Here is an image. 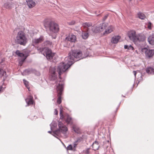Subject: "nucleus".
<instances>
[{
    "mask_svg": "<svg viewBox=\"0 0 154 154\" xmlns=\"http://www.w3.org/2000/svg\"><path fill=\"white\" fill-rule=\"evenodd\" d=\"M146 72L147 73L150 74H154V69L151 67H149L146 68Z\"/></svg>",
    "mask_w": 154,
    "mask_h": 154,
    "instance_id": "4be33fe9",
    "label": "nucleus"
},
{
    "mask_svg": "<svg viewBox=\"0 0 154 154\" xmlns=\"http://www.w3.org/2000/svg\"><path fill=\"white\" fill-rule=\"evenodd\" d=\"M2 91V86L0 87V93Z\"/></svg>",
    "mask_w": 154,
    "mask_h": 154,
    "instance_id": "58836bf2",
    "label": "nucleus"
},
{
    "mask_svg": "<svg viewBox=\"0 0 154 154\" xmlns=\"http://www.w3.org/2000/svg\"><path fill=\"white\" fill-rule=\"evenodd\" d=\"M107 15L105 16L103 18V20H106V19L107 18Z\"/></svg>",
    "mask_w": 154,
    "mask_h": 154,
    "instance_id": "e433bc0d",
    "label": "nucleus"
},
{
    "mask_svg": "<svg viewBox=\"0 0 154 154\" xmlns=\"http://www.w3.org/2000/svg\"><path fill=\"white\" fill-rule=\"evenodd\" d=\"M27 4L29 8H31L35 6V3L33 0H26Z\"/></svg>",
    "mask_w": 154,
    "mask_h": 154,
    "instance_id": "2eb2a0df",
    "label": "nucleus"
},
{
    "mask_svg": "<svg viewBox=\"0 0 154 154\" xmlns=\"http://www.w3.org/2000/svg\"><path fill=\"white\" fill-rule=\"evenodd\" d=\"M14 5L13 3L11 2L10 3H5L4 5V7L6 8L10 9L12 7H14Z\"/></svg>",
    "mask_w": 154,
    "mask_h": 154,
    "instance_id": "412c9836",
    "label": "nucleus"
},
{
    "mask_svg": "<svg viewBox=\"0 0 154 154\" xmlns=\"http://www.w3.org/2000/svg\"><path fill=\"white\" fill-rule=\"evenodd\" d=\"M82 52L77 50L72 51L69 52V55L65 59V62L60 63L57 68V72L59 74V78L61 79L60 75L76 61L84 58L82 56Z\"/></svg>",
    "mask_w": 154,
    "mask_h": 154,
    "instance_id": "f257e3e1",
    "label": "nucleus"
},
{
    "mask_svg": "<svg viewBox=\"0 0 154 154\" xmlns=\"http://www.w3.org/2000/svg\"><path fill=\"white\" fill-rule=\"evenodd\" d=\"M148 41L149 43L151 45H154V33L150 35L148 38Z\"/></svg>",
    "mask_w": 154,
    "mask_h": 154,
    "instance_id": "dca6fc26",
    "label": "nucleus"
},
{
    "mask_svg": "<svg viewBox=\"0 0 154 154\" xmlns=\"http://www.w3.org/2000/svg\"><path fill=\"white\" fill-rule=\"evenodd\" d=\"M15 41L17 44L25 46L27 42V39L24 33L20 31L17 33Z\"/></svg>",
    "mask_w": 154,
    "mask_h": 154,
    "instance_id": "20e7f679",
    "label": "nucleus"
},
{
    "mask_svg": "<svg viewBox=\"0 0 154 154\" xmlns=\"http://www.w3.org/2000/svg\"><path fill=\"white\" fill-rule=\"evenodd\" d=\"M82 140V137H78L74 143V147H75L77 144L78 143L81 142Z\"/></svg>",
    "mask_w": 154,
    "mask_h": 154,
    "instance_id": "393cba45",
    "label": "nucleus"
},
{
    "mask_svg": "<svg viewBox=\"0 0 154 154\" xmlns=\"http://www.w3.org/2000/svg\"><path fill=\"white\" fill-rule=\"evenodd\" d=\"M120 38V37L119 36H114L112 39L111 42L113 43H117L118 42Z\"/></svg>",
    "mask_w": 154,
    "mask_h": 154,
    "instance_id": "f3484780",
    "label": "nucleus"
},
{
    "mask_svg": "<svg viewBox=\"0 0 154 154\" xmlns=\"http://www.w3.org/2000/svg\"><path fill=\"white\" fill-rule=\"evenodd\" d=\"M23 82H24V85H25V86L26 87L29 89V82L28 81H26L25 79L23 80Z\"/></svg>",
    "mask_w": 154,
    "mask_h": 154,
    "instance_id": "2f4dec72",
    "label": "nucleus"
},
{
    "mask_svg": "<svg viewBox=\"0 0 154 154\" xmlns=\"http://www.w3.org/2000/svg\"><path fill=\"white\" fill-rule=\"evenodd\" d=\"M124 48L125 49H128L129 50L133 51L134 49V48L131 46V45H125L124 46Z\"/></svg>",
    "mask_w": 154,
    "mask_h": 154,
    "instance_id": "bb28decb",
    "label": "nucleus"
},
{
    "mask_svg": "<svg viewBox=\"0 0 154 154\" xmlns=\"http://www.w3.org/2000/svg\"><path fill=\"white\" fill-rule=\"evenodd\" d=\"M50 72L51 75L50 76V80H56L57 78V76L56 73L55 69L54 68H51L50 69Z\"/></svg>",
    "mask_w": 154,
    "mask_h": 154,
    "instance_id": "9d476101",
    "label": "nucleus"
},
{
    "mask_svg": "<svg viewBox=\"0 0 154 154\" xmlns=\"http://www.w3.org/2000/svg\"><path fill=\"white\" fill-rule=\"evenodd\" d=\"M131 0H129V1H131Z\"/></svg>",
    "mask_w": 154,
    "mask_h": 154,
    "instance_id": "49530a36",
    "label": "nucleus"
},
{
    "mask_svg": "<svg viewBox=\"0 0 154 154\" xmlns=\"http://www.w3.org/2000/svg\"><path fill=\"white\" fill-rule=\"evenodd\" d=\"M146 38L145 36L142 33L137 34L135 42H143L145 40Z\"/></svg>",
    "mask_w": 154,
    "mask_h": 154,
    "instance_id": "f8f14e48",
    "label": "nucleus"
},
{
    "mask_svg": "<svg viewBox=\"0 0 154 154\" xmlns=\"http://www.w3.org/2000/svg\"><path fill=\"white\" fill-rule=\"evenodd\" d=\"M114 29V27L112 26H108L105 31L104 34H108L112 32Z\"/></svg>",
    "mask_w": 154,
    "mask_h": 154,
    "instance_id": "6ab92c4d",
    "label": "nucleus"
},
{
    "mask_svg": "<svg viewBox=\"0 0 154 154\" xmlns=\"http://www.w3.org/2000/svg\"><path fill=\"white\" fill-rule=\"evenodd\" d=\"M67 149L68 150H72V147L71 145H69L67 147Z\"/></svg>",
    "mask_w": 154,
    "mask_h": 154,
    "instance_id": "f704fd0d",
    "label": "nucleus"
},
{
    "mask_svg": "<svg viewBox=\"0 0 154 154\" xmlns=\"http://www.w3.org/2000/svg\"><path fill=\"white\" fill-rule=\"evenodd\" d=\"M37 49L39 52H41L44 56H46L48 60H52L54 56V53H52L51 50L48 48H38Z\"/></svg>",
    "mask_w": 154,
    "mask_h": 154,
    "instance_id": "39448f33",
    "label": "nucleus"
},
{
    "mask_svg": "<svg viewBox=\"0 0 154 154\" xmlns=\"http://www.w3.org/2000/svg\"><path fill=\"white\" fill-rule=\"evenodd\" d=\"M16 53L17 55L20 57H23L24 56V54L20 52L18 50L16 51Z\"/></svg>",
    "mask_w": 154,
    "mask_h": 154,
    "instance_id": "c85d7f7f",
    "label": "nucleus"
},
{
    "mask_svg": "<svg viewBox=\"0 0 154 154\" xmlns=\"http://www.w3.org/2000/svg\"><path fill=\"white\" fill-rule=\"evenodd\" d=\"M64 119L66 120V122L68 124H72V119L68 115H66L65 116Z\"/></svg>",
    "mask_w": 154,
    "mask_h": 154,
    "instance_id": "aec40b11",
    "label": "nucleus"
},
{
    "mask_svg": "<svg viewBox=\"0 0 154 154\" xmlns=\"http://www.w3.org/2000/svg\"><path fill=\"white\" fill-rule=\"evenodd\" d=\"M54 113L56 115H57L58 114V111L57 109H55Z\"/></svg>",
    "mask_w": 154,
    "mask_h": 154,
    "instance_id": "c9c22d12",
    "label": "nucleus"
},
{
    "mask_svg": "<svg viewBox=\"0 0 154 154\" xmlns=\"http://www.w3.org/2000/svg\"><path fill=\"white\" fill-rule=\"evenodd\" d=\"M138 17L142 20H143L146 17L145 15L143 13L141 12H139L137 14Z\"/></svg>",
    "mask_w": 154,
    "mask_h": 154,
    "instance_id": "5701e85b",
    "label": "nucleus"
},
{
    "mask_svg": "<svg viewBox=\"0 0 154 154\" xmlns=\"http://www.w3.org/2000/svg\"><path fill=\"white\" fill-rule=\"evenodd\" d=\"M56 82V90L58 93V98L57 100V103L60 104L61 102V95L62 94V91L63 90L64 83L63 82L59 81L55 82Z\"/></svg>",
    "mask_w": 154,
    "mask_h": 154,
    "instance_id": "423d86ee",
    "label": "nucleus"
},
{
    "mask_svg": "<svg viewBox=\"0 0 154 154\" xmlns=\"http://www.w3.org/2000/svg\"><path fill=\"white\" fill-rule=\"evenodd\" d=\"M51 42L48 41H46L44 42L45 45H50L51 44Z\"/></svg>",
    "mask_w": 154,
    "mask_h": 154,
    "instance_id": "473e14b6",
    "label": "nucleus"
},
{
    "mask_svg": "<svg viewBox=\"0 0 154 154\" xmlns=\"http://www.w3.org/2000/svg\"><path fill=\"white\" fill-rule=\"evenodd\" d=\"M135 52H136V53H137V54H138V51H137V50H136V51H135Z\"/></svg>",
    "mask_w": 154,
    "mask_h": 154,
    "instance_id": "c03bdc74",
    "label": "nucleus"
},
{
    "mask_svg": "<svg viewBox=\"0 0 154 154\" xmlns=\"http://www.w3.org/2000/svg\"><path fill=\"white\" fill-rule=\"evenodd\" d=\"M48 132L49 133L51 134L52 132L51 131H48Z\"/></svg>",
    "mask_w": 154,
    "mask_h": 154,
    "instance_id": "79ce46f5",
    "label": "nucleus"
},
{
    "mask_svg": "<svg viewBox=\"0 0 154 154\" xmlns=\"http://www.w3.org/2000/svg\"><path fill=\"white\" fill-rule=\"evenodd\" d=\"M86 154H88V153H89V149H87L86 150Z\"/></svg>",
    "mask_w": 154,
    "mask_h": 154,
    "instance_id": "ea45409f",
    "label": "nucleus"
},
{
    "mask_svg": "<svg viewBox=\"0 0 154 154\" xmlns=\"http://www.w3.org/2000/svg\"><path fill=\"white\" fill-rule=\"evenodd\" d=\"M146 25L147 26V28L149 29H151L152 28V23L149 22L146 23Z\"/></svg>",
    "mask_w": 154,
    "mask_h": 154,
    "instance_id": "7c9ffc66",
    "label": "nucleus"
},
{
    "mask_svg": "<svg viewBox=\"0 0 154 154\" xmlns=\"http://www.w3.org/2000/svg\"><path fill=\"white\" fill-rule=\"evenodd\" d=\"M107 142H109V141L108 140V141H107Z\"/></svg>",
    "mask_w": 154,
    "mask_h": 154,
    "instance_id": "a18cd8bd",
    "label": "nucleus"
},
{
    "mask_svg": "<svg viewBox=\"0 0 154 154\" xmlns=\"http://www.w3.org/2000/svg\"><path fill=\"white\" fill-rule=\"evenodd\" d=\"M58 126L59 128V130L53 131V134H52L53 135L54 134L57 135L59 134V131H60L63 134H65L68 130L67 127L64 125L61 122H59Z\"/></svg>",
    "mask_w": 154,
    "mask_h": 154,
    "instance_id": "0eeeda50",
    "label": "nucleus"
},
{
    "mask_svg": "<svg viewBox=\"0 0 154 154\" xmlns=\"http://www.w3.org/2000/svg\"><path fill=\"white\" fill-rule=\"evenodd\" d=\"M74 23H75V22L73 21L72 23H70V24H71V25H73V24H74Z\"/></svg>",
    "mask_w": 154,
    "mask_h": 154,
    "instance_id": "a19ab883",
    "label": "nucleus"
},
{
    "mask_svg": "<svg viewBox=\"0 0 154 154\" xmlns=\"http://www.w3.org/2000/svg\"><path fill=\"white\" fill-rule=\"evenodd\" d=\"M82 25L85 28H86V30L87 31V32L83 31L82 34V36L83 38L85 39L88 37V32L90 33H97L103 31V30L106 29L107 26L108 24L105 23L100 24L99 26L96 27L92 26V23L90 22L83 23Z\"/></svg>",
    "mask_w": 154,
    "mask_h": 154,
    "instance_id": "f03ea898",
    "label": "nucleus"
},
{
    "mask_svg": "<svg viewBox=\"0 0 154 154\" xmlns=\"http://www.w3.org/2000/svg\"><path fill=\"white\" fill-rule=\"evenodd\" d=\"M32 72V70L30 69H26L22 73L23 75H26L30 74Z\"/></svg>",
    "mask_w": 154,
    "mask_h": 154,
    "instance_id": "b1692460",
    "label": "nucleus"
},
{
    "mask_svg": "<svg viewBox=\"0 0 154 154\" xmlns=\"http://www.w3.org/2000/svg\"><path fill=\"white\" fill-rule=\"evenodd\" d=\"M100 147L98 142L95 141L92 144V147L94 150H97Z\"/></svg>",
    "mask_w": 154,
    "mask_h": 154,
    "instance_id": "a211bd4d",
    "label": "nucleus"
},
{
    "mask_svg": "<svg viewBox=\"0 0 154 154\" xmlns=\"http://www.w3.org/2000/svg\"><path fill=\"white\" fill-rule=\"evenodd\" d=\"M57 123L55 122H52L50 125L51 130H53L54 128L57 126Z\"/></svg>",
    "mask_w": 154,
    "mask_h": 154,
    "instance_id": "a878e982",
    "label": "nucleus"
},
{
    "mask_svg": "<svg viewBox=\"0 0 154 154\" xmlns=\"http://www.w3.org/2000/svg\"><path fill=\"white\" fill-rule=\"evenodd\" d=\"M142 52L144 53L146 57L148 58L152 57L154 54V50L146 48L142 49Z\"/></svg>",
    "mask_w": 154,
    "mask_h": 154,
    "instance_id": "6e6552de",
    "label": "nucleus"
},
{
    "mask_svg": "<svg viewBox=\"0 0 154 154\" xmlns=\"http://www.w3.org/2000/svg\"><path fill=\"white\" fill-rule=\"evenodd\" d=\"M73 129L74 131L77 133H79L80 132V130L79 128L76 127L75 126H73Z\"/></svg>",
    "mask_w": 154,
    "mask_h": 154,
    "instance_id": "c756f323",
    "label": "nucleus"
},
{
    "mask_svg": "<svg viewBox=\"0 0 154 154\" xmlns=\"http://www.w3.org/2000/svg\"><path fill=\"white\" fill-rule=\"evenodd\" d=\"M45 27L49 30L51 33H57L59 28L58 24L48 19H45L44 22Z\"/></svg>",
    "mask_w": 154,
    "mask_h": 154,
    "instance_id": "7ed1b4c3",
    "label": "nucleus"
},
{
    "mask_svg": "<svg viewBox=\"0 0 154 154\" xmlns=\"http://www.w3.org/2000/svg\"><path fill=\"white\" fill-rule=\"evenodd\" d=\"M76 36L73 35H69L66 37L64 40V41L66 42L69 41L71 42H74L76 40Z\"/></svg>",
    "mask_w": 154,
    "mask_h": 154,
    "instance_id": "ddd939ff",
    "label": "nucleus"
},
{
    "mask_svg": "<svg viewBox=\"0 0 154 154\" xmlns=\"http://www.w3.org/2000/svg\"><path fill=\"white\" fill-rule=\"evenodd\" d=\"M60 119H63L65 118V117H64L63 115L62 110L61 109H60Z\"/></svg>",
    "mask_w": 154,
    "mask_h": 154,
    "instance_id": "72a5a7b5",
    "label": "nucleus"
},
{
    "mask_svg": "<svg viewBox=\"0 0 154 154\" xmlns=\"http://www.w3.org/2000/svg\"><path fill=\"white\" fill-rule=\"evenodd\" d=\"M133 72L134 73V75L135 77L136 76V74H137V71H133Z\"/></svg>",
    "mask_w": 154,
    "mask_h": 154,
    "instance_id": "4c0bfd02",
    "label": "nucleus"
},
{
    "mask_svg": "<svg viewBox=\"0 0 154 154\" xmlns=\"http://www.w3.org/2000/svg\"><path fill=\"white\" fill-rule=\"evenodd\" d=\"M26 58H24L22 61V62H23L24 61V60H25V59H26Z\"/></svg>",
    "mask_w": 154,
    "mask_h": 154,
    "instance_id": "37998d69",
    "label": "nucleus"
},
{
    "mask_svg": "<svg viewBox=\"0 0 154 154\" xmlns=\"http://www.w3.org/2000/svg\"><path fill=\"white\" fill-rule=\"evenodd\" d=\"M137 35L135 31L134 30L130 31L128 34V35L130 39L134 42H135Z\"/></svg>",
    "mask_w": 154,
    "mask_h": 154,
    "instance_id": "1a4fd4ad",
    "label": "nucleus"
},
{
    "mask_svg": "<svg viewBox=\"0 0 154 154\" xmlns=\"http://www.w3.org/2000/svg\"><path fill=\"white\" fill-rule=\"evenodd\" d=\"M6 74V72L3 69H0V77L4 76Z\"/></svg>",
    "mask_w": 154,
    "mask_h": 154,
    "instance_id": "cd10ccee",
    "label": "nucleus"
},
{
    "mask_svg": "<svg viewBox=\"0 0 154 154\" xmlns=\"http://www.w3.org/2000/svg\"><path fill=\"white\" fill-rule=\"evenodd\" d=\"M44 40V37L43 36H41L39 38H35L32 40V45L35 46L39 43H41Z\"/></svg>",
    "mask_w": 154,
    "mask_h": 154,
    "instance_id": "9b49d317",
    "label": "nucleus"
},
{
    "mask_svg": "<svg viewBox=\"0 0 154 154\" xmlns=\"http://www.w3.org/2000/svg\"><path fill=\"white\" fill-rule=\"evenodd\" d=\"M25 101L27 104L26 106L33 104L34 102L33 97L31 95H29L25 99Z\"/></svg>",
    "mask_w": 154,
    "mask_h": 154,
    "instance_id": "4468645a",
    "label": "nucleus"
}]
</instances>
